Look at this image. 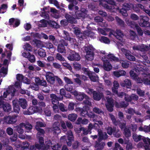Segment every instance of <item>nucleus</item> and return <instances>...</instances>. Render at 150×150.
<instances>
[{
    "instance_id": "obj_27",
    "label": "nucleus",
    "mask_w": 150,
    "mask_h": 150,
    "mask_svg": "<svg viewBox=\"0 0 150 150\" xmlns=\"http://www.w3.org/2000/svg\"><path fill=\"white\" fill-rule=\"evenodd\" d=\"M113 134L115 137L118 138L121 137V132L119 129H117L115 127H113Z\"/></svg>"
},
{
    "instance_id": "obj_13",
    "label": "nucleus",
    "mask_w": 150,
    "mask_h": 150,
    "mask_svg": "<svg viewBox=\"0 0 150 150\" xmlns=\"http://www.w3.org/2000/svg\"><path fill=\"white\" fill-rule=\"evenodd\" d=\"M38 109L37 107L31 106L23 113L25 115H30L38 112Z\"/></svg>"
},
{
    "instance_id": "obj_56",
    "label": "nucleus",
    "mask_w": 150,
    "mask_h": 150,
    "mask_svg": "<svg viewBox=\"0 0 150 150\" xmlns=\"http://www.w3.org/2000/svg\"><path fill=\"white\" fill-rule=\"evenodd\" d=\"M129 73L131 76L133 77L134 79H137L139 81L138 79H139V78L134 71L132 70L130 71Z\"/></svg>"
},
{
    "instance_id": "obj_14",
    "label": "nucleus",
    "mask_w": 150,
    "mask_h": 150,
    "mask_svg": "<svg viewBox=\"0 0 150 150\" xmlns=\"http://www.w3.org/2000/svg\"><path fill=\"white\" fill-rule=\"evenodd\" d=\"M67 58L69 60L71 61L74 60L78 61L80 59V57L78 53L72 52L71 54H69Z\"/></svg>"
},
{
    "instance_id": "obj_41",
    "label": "nucleus",
    "mask_w": 150,
    "mask_h": 150,
    "mask_svg": "<svg viewBox=\"0 0 150 150\" xmlns=\"http://www.w3.org/2000/svg\"><path fill=\"white\" fill-rule=\"evenodd\" d=\"M38 54L40 57H45L46 56L45 50L42 48H40L38 50Z\"/></svg>"
},
{
    "instance_id": "obj_19",
    "label": "nucleus",
    "mask_w": 150,
    "mask_h": 150,
    "mask_svg": "<svg viewBox=\"0 0 150 150\" xmlns=\"http://www.w3.org/2000/svg\"><path fill=\"white\" fill-rule=\"evenodd\" d=\"M3 65H4V66L1 68V71L3 74L5 75H5L7 74L8 64V61L7 59H5L4 60Z\"/></svg>"
},
{
    "instance_id": "obj_16",
    "label": "nucleus",
    "mask_w": 150,
    "mask_h": 150,
    "mask_svg": "<svg viewBox=\"0 0 150 150\" xmlns=\"http://www.w3.org/2000/svg\"><path fill=\"white\" fill-rule=\"evenodd\" d=\"M67 137L68 141H67L66 142L68 146H70L71 145V141L74 139L73 133L70 130L67 132Z\"/></svg>"
},
{
    "instance_id": "obj_11",
    "label": "nucleus",
    "mask_w": 150,
    "mask_h": 150,
    "mask_svg": "<svg viewBox=\"0 0 150 150\" xmlns=\"http://www.w3.org/2000/svg\"><path fill=\"white\" fill-rule=\"evenodd\" d=\"M140 21L139 24L141 26L144 27L149 24V18L146 16H140Z\"/></svg>"
},
{
    "instance_id": "obj_46",
    "label": "nucleus",
    "mask_w": 150,
    "mask_h": 150,
    "mask_svg": "<svg viewBox=\"0 0 150 150\" xmlns=\"http://www.w3.org/2000/svg\"><path fill=\"white\" fill-rule=\"evenodd\" d=\"M45 125L42 122H38L36 123V125L35 126V128L36 129H41L39 127H45Z\"/></svg>"
},
{
    "instance_id": "obj_42",
    "label": "nucleus",
    "mask_w": 150,
    "mask_h": 150,
    "mask_svg": "<svg viewBox=\"0 0 150 150\" xmlns=\"http://www.w3.org/2000/svg\"><path fill=\"white\" fill-rule=\"evenodd\" d=\"M133 138L134 140L136 142H137L140 141L142 136L140 135H138L135 133H134L132 135Z\"/></svg>"
},
{
    "instance_id": "obj_28",
    "label": "nucleus",
    "mask_w": 150,
    "mask_h": 150,
    "mask_svg": "<svg viewBox=\"0 0 150 150\" xmlns=\"http://www.w3.org/2000/svg\"><path fill=\"white\" fill-rule=\"evenodd\" d=\"M84 99L85 100L83 101V104L91 106L92 105L91 99L88 96L86 95Z\"/></svg>"
},
{
    "instance_id": "obj_48",
    "label": "nucleus",
    "mask_w": 150,
    "mask_h": 150,
    "mask_svg": "<svg viewBox=\"0 0 150 150\" xmlns=\"http://www.w3.org/2000/svg\"><path fill=\"white\" fill-rule=\"evenodd\" d=\"M73 31L74 33L79 37H80V35L81 34V31L79 28L77 27H75L73 28Z\"/></svg>"
},
{
    "instance_id": "obj_35",
    "label": "nucleus",
    "mask_w": 150,
    "mask_h": 150,
    "mask_svg": "<svg viewBox=\"0 0 150 150\" xmlns=\"http://www.w3.org/2000/svg\"><path fill=\"white\" fill-rule=\"evenodd\" d=\"M45 143L46 145V146H44L43 149V150H47L50 146L52 147V146L53 144L52 142L50 140H49L45 142Z\"/></svg>"
},
{
    "instance_id": "obj_38",
    "label": "nucleus",
    "mask_w": 150,
    "mask_h": 150,
    "mask_svg": "<svg viewBox=\"0 0 150 150\" xmlns=\"http://www.w3.org/2000/svg\"><path fill=\"white\" fill-rule=\"evenodd\" d=\"M20 126H24L26 130H28L29 131L31 130L32 129L33 127L32 125L29 123H27L26 124H25L24 123H22L20 124Z\"/></svg>"
},
{
    "instance_id": "obj_6",
    "label": "nucleus",
    "mask_w": 150,
    "mask_h": 150,
    "mask_svg": "<svg viewBox=\"0 0 150 150\" xmlns=\"http://www.w3.org/2000/svg\"><path fill=\"white\" fill-rule=\"evenodd\" d=\"M107 3L110 4V5H108L107 4H104L102 2H100V4L102 5L105 8L108 10H110L115 8V6H116L115 3L113 0H104Z\"/></svg>"
},
{
    "instance_id": "obj_45",
    "label": "nucleus",
    "mask_w": 150,
    "mask_h": 150,
    "mask_svg": "<svg viewBox=\"0 0 150 150\" xmlns=\"http://www.w3.org/2000/svg\"><path fill=\"white\" fill-rule=\"evenodd\" d=\"M58 107L60 110L62 112H65L67 111V108L62 103H60L58 105Z\"/></svg>"
},
{
    "instance_id": "obj_62",
    "label": "nucleus",
    "mask_w": 150,
    "mask_h": 150,
    "mask_svg": "<svg viewBox=\"0 0 150 150\" xmlns=\"http://www.w3.org/2000/svg\"><path fill=\"white\" fill-rule=\"evenodd\" d=\"M69 84L65 85L64 88L67 91L71 92L73 89V87L72 86L69 85Z\"/></svg>"
},
{
    "instance_id": "obj_29",
    "label": "nucleus",
    "mask_w": 150,
    "mask_h": 150,
    "mask_svg": "<svg viewBox=\"0 0 150 150\" xmlns=\"http://www.w3.org/2000/svg\"><path fill=\"white\" fill-rule=\"evenodd\" d=\"M108 57H107L111 60H113L115 62L119 61L121 63V60H119L117 57H115L113 54H110L107 55Z\"/></svg>"
},
{
    "instance_id": "obj_55",
    "label": "nucleus",
    "mask_w": 150,
    "mask_h": 150,
    "mask_svg": "<svg viewBox=\"0 0 150 150\" xmlns=\"http://www.w3.org/2000/svg\"><path fill=\"white\" fill-rule=\"evenodd\" d=\"M130 38L132 40H134L135 38L136 34L133 31L130 30L129 31Z\"/></svg>"
},
{
    "instance_id": "obj_40",
    "label": "nucleus",
    "mask_w": 150,
    "mask_h": 150,
    "mask_svg": "<svg viewBox=\"0 0 150 150\" xmlns=\"http://www.w3.org/2000/svg\"><path fill=\"white\" fill-rule=\"evenodd\" d=\"M77 117L76 114L74 113L69 114L68 116V119L71 121H74Z\"/></svg>"
},
{
    "instance_id": "obj_54",
    "label": "nucleus",
    "mask_w": 150,
    "mask_h": 150,
    "mask_svg": "<svg viewBox=\"0 0 150 150\" xmlns=\"http://www.w3.org/2000/svg\"><path fill=\"white\" fill-rule=\"evenodd\" d=\"M85 108L86 106H84L81 110L80 112V115L81 116L85 117L86 115H87V113L88 111L85 109Z\"/></svg>"
},
{
    "instance_id": "obj_34",
    "label": "nucleus",
    "mask_w": 150,
    "mask_h": 150,
    "mask_svg": "<svg viewBox=\"0 0 150 150\" xmlns=\"http://www.w3.org/2000/svg\"><path fill=\"white\" fill-rule=\"evenodd\" d=\"M86 95L84 93L80 92L76 96V98L79 100L81 101L84 98H85Z\"/></svg>"
},
{
    "instance_id": "obj_10",
    "label": "nucleus",
    "mask_w": 150,
    "mask_h": 150,
    "mask_svg": "<svg viewBox=\"0 0 150 150\" xmlns=\"http://www.w3.org/2000/svg\"><path fill=\"white\" fill-rule=\"evenodd\" d=\"M87 11L85 8H81L80 10L76 11L75 13L76 18L78 19L84 18L86 16Z\"/></svg>"
},
{
    "instance_id": "obj_20",
    "label": "nucleus",
    "mask_w": 150,
    "mask_h": 150,
    "mask_svg": "<svg viewBox=\"0 0 150 150\" xmlns=\"http://www.w3.org/2000/svg\"><path fill=\"white\" fill-rule=\"evenodd\" d=\"M98 134L99 136L98 140L100 141L107 138L108 135L106 132H103L100 129L98 130Z\"/></svg>"
},
{
    "instance_id": "obj_31",
    "label": "nucleus",
    "mask_w": 150,
    "mask_h": 150,
    "mask_svg": "<svg viewBox=\"0 0 150 150\" xmlns=\"http://www.w3.org/2000/svg\"><path fill=\"white\" fill-rule=\"evenodd\" d=\"M57 51L61 53L65 54L66 52V50L64 46L60 45H58Z\"/></svg>"
},
{
    "instance_id": "obj_15",
    "label": "nucleus",
    "mask_w": 150,
    "mask_h": 150,
    "mask_svg": "<svg viewBox=\"0 0 150 150\" xmlns=\"http://www.w3.org/2000/svg\"><path fill=\"white\" fill-rule=\"evenodd\" d=\"M59 126V123L58 122H56L53 124L51 129L54 133L58 134L60 132Z\"/></svg>"
},
{
    "instance_id": "obj_39",
    "label": "nucleus",
    "mask_w": 150,
    "mask_h": 150,
    "mask_svg": "<svg viewBox=\"0 0 150 150\" xmlns=\"http://www.w3.org/2000/svg\"><path fill=\"white\" fill-rule=\"evenodd\" d=\"M93 111L96 114H103L104 113V112L101 109L96 107H94L93 108Z\"/></svg>"
},
{
    "instance_id": "obj_57",
    "label": "nucleus",
    "mask_w": 150,
    "mask_h": 150,
    "mask_svg": "<svg viewBox=\"0 0 150 150\" xmlns=\"http://www.w3.org/2000/svg\"><path fill=\"white\" fill-rule=\"evenodd\" d=\"M86 58L88 60L91 61L94 59V54L92 53H91V54H86Z\"/></svg>"
},
{
    "instance_id": "obj_4",
    "label": "nucleus",
    "mask_w": 150,
    "mask_h": 150,
    "mask_svg": "<svg viewBox=\"0 0 150 150\" xmlns=\"http://www.w3.org/2000/svg\"><path fill=\"white\" fill-rule=\"evenodd\" d=\"M144 144L142 142H139L137 144V147L141 148L144 146L145 150H150V139L147 137H143L142 138Z\"/></svg>"
},
{
    "instance_id": "obj_8",
    "label": "nucleus",
    "mask_w": 150,
    "mask_h": 150,
    "mask_svg": "<svg viewBox=\"0 0 150 150\" xmlns=\"http://www.w3.org/2000/svg\"><path fill=\"white\" fill-rule=\"evenodd\" d=\"M4 98L2 96L0 97V108L2 106L4 111L8 112L11 110V107L8 103H4Z\"/></svg>"
},
{
    "instance_id": "obj_60",
    "label": "nucleus",
    "mask_w": 150,
    "mask_h": 150,
    "mask_svg": "<svg viewBox=\"0 0 150 150\" xmlns=\"http://www.w3.org/2000/svg\"><path fill=\"white\" fill-rule=\"evenodd\" d=\"M37 130L38 131L37 135V138L41 137L40 136L43 135L45 133V131L42 129H40Z\"/></svg>"
},
{
    "instance_id": "obj_5",
    "label": "nucleus",
    "mask_w": 150,
    "mask_h": 150,
    "mask_svg": "<svg viewBox=\"0 0 150 150\" xmlns=\"http://www.w3.org/2000/svg\"><path fill=\"white\" fill-rule=\"evenodd\" d=\"M103 57L102 58V60L103 62V67L105 70L109 71L112 69V67L108 59L105 56Z\"/></svg>"
},
{
    "instance_id": "obj_49",
    "label": "nucleus",
    "mask_w": 150,
    "mask_h": 150,
    "mask_svg": "<svg viewBox=\"0 0 150 150\" xmlns=\"http://www.w3.org/2000/svg\"><path fill=\"white\" fill-rule=\"evenodd\" d=\"M56 58L60 61L64 62L65 61V58L59 53H57L56 55Z\"/></svg>"
},
{
    "instance_id": "obj_26",
    "label": "nucleus",
    "mask_w": 150,
    "mask_h": 150,
    "mask_svg": "<svg viewBox=\"0 0 150 150\" xmlns=\"http://www.w3.org/2000/svg\"><path fill=\"white\" fill-rule=\"evenodd\" d=\"M102 94L96 91H94L93 94V97L94 100H99L101 98Z\"/></svg>"
},
{
    "instance_id": "obj_64",
    "label": "nucleus",
    "mask_w": 150,
    "mask_h": 150,
    "mask_svg": "<svg viewBox=\"0 0 150 150\" xmlns=\"http://www.w3.org/2000/svg\"><path fill=\"white\" fill-rule=\"evenodd\" d=\"M130 18L134 21H137L139 19V16L134 13H132L131 14Z\"/></svg>"
},
{
    "instance_id": "obj_17",
    "label": "nucleus",
    "mask_w": 150,
    "mask_h": 150,
    "mask_svg": "<svg viewBox=\"0 0 150 150\" xmlns=\"http://www.w3.org/2000/svg\"><path fill=\"white\" fill-rule=\"evenodd\" d=\"M16 92V89L13 87H11L4 92L3 94V97L6 98L7 95H10L11 96H13Z\"/></svg>"
},
{
    "instance_id": "obj_1",
    "label": "nucleus",
    "mask_w": 150,
    "mask_h": 150,
    "mask_svg": "<svg viewBox=\"0 0 150 150\" xmlns=\"http://www.w3.org/2000/svg\"><path fill=\"white\" fill-rule=\"evenodd\" d=\"M35 83H32L30 86V87L33 90L38 91L39 89V85L45 87L47 86V84L46 81L44 79L41 80L38 77H35Z\"/></svg>"
},
{
    "instance_id": "obj_33",
    "label": "nucleus",
    "mask_w": 150,
    "mask_h": 150,
    "mask_svg": "<svg viewBox=\"0 0 150 150\" xmlns=\"http://www.w3.org/2000/svg\"><path fill=\"white\" fill-rule=\"evenodd\" d=\"M85 50L86 54H91V53H92L93 54V51L95 49L92 46H90L85 47Z\"/></svg>"
},
{
    "instance_id": "obj_23",
    "label": "nucleus",
    "mask_w": 150,
    "mask_h": 150,
    "mask_svg": "<svg viewBox=\"0 0 150 150\" xmlns=\"http://www.w3.org/2000/svg\"><path fill=\"white\" fill-rule=\"evenodd\" d=\"M142 82H144L145 84H150V77H149V76L146 75V76H144V77L143 79H139V80L138 81V82L139 83H141Z\"/></svg>"
},
{
    "instance_id": "obj_30",
    "label": "nucleus",
    "mask_w": 150,
    "mask_h": 150,
    "mask_svg": "<svg viewBox=\"0 0 150 150\" xmlns=\"http://www.w3.org/2000/svg\"><path fill=\"white\" fill-rule=\"evenodd\" d=\"M49 25L53 28H57L59 27V25L54 21L49 20L47 21Z\"/></svg>"
},
{
    "instance_id": "obj_51",
    "label": "nucleus",
    "mask_w": 150,
    "mask_h": 150,
    "mask_svg": "<svg viewBox=\"0 0 150 150\" xmlns=\"http://www.w3.org/2000/svg\"><path fill=\"white\" fill-rule=\"evenodd\" d=\"M130 52H129V53H127L125 56L129 60L132 61H134L135 60V57L133 55H131L130 54Z\"/></svg>"
},
{
    "instance_id": "obj_47",
    "label": "nucleus",
    "mask_w": 150,
    "mask_h": 150,
    "mask_svg": "<svg viewBox=\"0 0 150 150\" xmlns=\"http://www.w3.org/2000/svg\"><path fill=\"white\" fill-rule=\"evenodd\" d=\"M24 49L29 51H30L32 49V46L28 43H26L23 46Z\"/></svg>"
},
{
    "instance_id": "obj_61",
    "label": "nucleus",
    "mask_w": 150,
    "mask_h": 150,
    "mask_svg": "<svg viewBox=\"0 0 150 150\" xmlns=\"http://www.w3.org/2000/svg\"><path fill=\"white\" fill-rule=\"evenodd\" d=\"M23 126H20V125L19 126H18L16 127L17 128L16 131L18 132V133L20 134H22L23 132L24 131L22 128V127Z\"/></svg>"
},
{
    "instance_id": "obj_32",
    "label": "nucleus",
    "mask_w": 150,
    "mask_h": 150,
    "mask_svg": "<svg viewBox=\"0 0 150 150\" xmlns=\"http://www.w3.org/2000/svg\"><path fill=\"white\" fill-rule=\"evenodd\" d=\"M123 7L126 10H129L133 8V5L130 3H124L123 5Z\"/></svg>"
},
{
    "instance_id": "obj_7",
    "label": "nucleus",
    "mask_w": 150,
    "mask_h": 150,
    "mask_svg": "<svg viewBox=\"0 0 150 150\" xmlns=\"http://www.w3.org/2000/svg\"><path fill=\"white\" fill-rule=\"evenodd\" d=\"M53 74L50 72L46 73L45 77L46 80L50 84L53 85L55 83V77Z\"/></svg>"
},
{
    "instance_id": "obj_12",
    "label": "nucleus",
    "mask_w": 150,
    "mask_h": 150,
    "mask_svg": "<svg viewBox=\"0 0 150 150\" xmlns=\"http://www.w3.org/2000/svg\"><path fill=\"white\" fill-rule=\"evenodd\" d=\"M17 115H14L13 116H6L4 117V119L6 122L8 124L15 123L17 121L16 119Z\"/></svg>"
},
{
    "instance_id": "obj_53",
    "label": "nucleus",
    "mask_w": 150,
    "mask_h": 150,
    "mask_svg": "<svg viewBox=\"0 0 150 150\" xmlns=\"http://www.w3.org/2000/svg\"><path fill=\"white\" fill-rule=\"evenodd\" d=\"M107 100V103L106 104H113L114 100L111 97L107 96L105 97Z\"/></svg>"
},
{
    "instance_id": "obj_43",
    "label": "nucleus",
    "mask_w": 150,
    "mask_h": 150,
    "mask_svg": "<svg viewBox=\"0 0 150 150\" xmlns=\"http://www.w3.org/2000/svg\"><path fill=\"white\" fill-rule=\"evenodd\" d=\"M116 20L118 24L122 27H124L125 25V22L122 19L119 18L118 17L116 16L115 17Z\"/></svg>"
},
{
    "instance_id": "obj_21",
    "label": "nucleus",
    "mask_w": 150,
    "mask_h": 150,
    "mask_svg": "<svg viewBox=\"0 0 150 150\" xmlns=\"http://www.w3.org/2000/svg\"><path fill=\"white\" fill-rule=\"evenodd\" d=\"M121 86L123 87H126L127 88H130L131 87V82L129 79H125L123 82L120 83Z\"/></svg>"
},
{
    "instance_id": "obj_18",
    "label": "nucleus",
    "mask_w": 150,
    "mask_h": 150,
    "mask_svg": "<svg viewBox=\"0 0 150 150\" xmlns=\"http://www.w3.org/2000/svg\"><path fill=\"white\" fill-rule=\"evenodd\" d=\"M105 145V142H100V141L98 140L95 142V147L96 148V150H102Z\"/></svg>"
},
{
    "instance_id": "obj_63",
    "label": "nucleus",
    "mask_w": 150,
    "mask_h": 150,
    "mask_svg": "<svg viewBox=\"0 0 150 150\" xmlns=\"http://www.w3.org/2000/svg\"><path fill=\"white\" fill-rule=\"evenodd\" d=\"M30 145V143L27 142H23L22 144L21 147L23 148L28 149Z\"/></svg>"
},
{
    "instance_id": "obj_44",
    "label": "nucleus",
    "mask_w": 150,
    "mask_h": 150,
    "mask_svg": "<svg viewBox=\"0 0 150 150\" xmlns=\"http://www.w3.org/2000/svg\"><path fill=\"white\" fill-rule=\"evenodd\" d=\"M48 38L52 42L54 45H57V42L56 39L54 36L51 35L49 36Z\"/></svg>"
},
{
    "instance_id": "obj_52",
    "label": "nucleus",
    "mask_w": 150,
    "mask_h": 150,
    "mask_svg": "<svg viewBox=\"0 0 150 150\" xmlns=\"http://www.w3.org/2000/svg\"><path fill=\"white\" fill-rule=\"evenodd\" d=\"M109 116L113 124L115 125H117L118 124V122L117 121L114 115L111 113H110L109 114Z\"/></svg>"
},
{
    "instance_id": "obj_2",
    "label": "nucleus",
    "mask_w": 150,
    "mask_h": 150,
    "mask_svg": "<svg viewBox=\"0 0 150 150\" xmlns=\"http://www.w3.org/2000/svg\"><path fill=\"white\" fill-rule=\"evenodd\" d=\"M112 35L116 37L120 41L123 43L125 42V40L123 38L124 35L121 30L117 29L115 32L112 31L110 33L109 36L110 37H111Z\"/></svg>"
},
{
    "instance_id": "obj_58",
    "label": "nucleus",
    "mask_w": 150,
    "mask_h": 150,
    "mask_svg": "<svg viewBox=\"0 0 150 150\" xmlns=\"http://www.w3.org/2000/svg\"><path fill=\"white\" fill-rule=\"evenodd\" d=\"M135 27L139 35H143V32L140 27L137 25H136Z\"/></svg>"
},
{
    "instance_id": "obj_36",
    "label": "nucleus",
    "mask_w": 150,
    "mask_h": 150,
    "mask_svg": "<svg viewBox=\"0 0 150 150\" xmlns=\"http://www.w3.org/2000/svg\"><path fill=\"white\" fill-rule=\"evenodd\" d=\"M123 134L127 138L130 137L131 136L130 131L128 127H125V128Z\"/></svg>"
},
{
    "instance_id": "obj_25",
    "label": "nucleus",
    "mask_w": 150,
    "mask_h": 150,
    "mask_svg": "<svg viewBox=\"0 0 150 150\" xmlns=\"http://www.w3.org/2000/svg\"><path fill=\"white\" fill-rule=\"evenodd\" d=\"M88 76L91 81L96 82L98 80V76L94 73H88Z\"/></svg>"
},
{
    "instance_id": "obj_59",
    "label": "nucleus",
    "mask_w": 150,
    "mask_h": 150,
    "mask_svg": "<svg viewBox=\"0 0 150 150\" xmlns=\"http://www.w3.org/2000/svg\"><path fill=\"white\" fill-rule=\"evenodd\" d=\"M143 59H144V61L142 62V63L146 65V63H149V61L148 59V57L147 55H143L142 56Z\"/></svg>"
},
{
    "instance_id": "obj_24",
    "label": "nucleus",
    "mask_w": 150,
    "mask_h": 150,
    "mask_svg": "<svg viewBox=\"0 0 150 150\" xmlns=\"http://www.w3.org/2000/svg\"><path fill=\"white\" fill-rule=\"evenodd\" d=\"M19 104L21 107L23 109L26 108L28 105L26 100L24 98H20L18 101Z\"/></svg>"
},
{
    "instance_id": "obj_9",
    "label": "nucleus",
    "mask_w": 150,
    "mask_h": 150,
    "mask_svg": "<svg viewBox=\"0 0 150 150\" xmlns=\"http://www.w3.org/2000/svg\"><path fill=\"white\" fill-rule=\"evenodd\" d=\"M132 49L134 50L144 52L149 50V47L148 46L142 44L141 45H134L132 47Z\"/></svg>"
},
{
    "instance_id": "obj_22",
    "label": "nucleus",
    "mask_w": 150,
    "mask_h": 150,
    "mask_svg": "<svg viewBox=\"0 0 150 150\" xmlns=\"http://www.w3.org/2000/svg\"><path fill=\"white\" fill-rule=\"evenodd\" d=\"M50 97L51 98L52 102L53 104L58 103V100H61L63 99L62 97H58L54 94H50Z\"/></svg>"
},
{
    "instance_id": "obj_37",
    "label": "nucleus",
    "mask_w": 150,
    "mask_h": 150,
    "mask_svg": "<svg viewBox=\"0 0 150 150\" xmlns=\"http://www.w3.org/2000/svg\"><path fill=\"white\" fill-rule=\"evenodd\" d=\"M83 33L85 35L90 37L91 38H93L94 37V33L91 31L86 30L83 32Z\"/></svg>"
},
{
    "instance_id": "obj_50",
    "label": "nucleus",
    "mask_w": 150,
    "mask_h": 150,
    "mask_svg": "<svg viewBox=\"0 0 150 150\" xmlns=\"http://www.w3.org/2000/svg\"><path fill=\"white\" fill-rule=\"evenodd\" d=\"M63 79L67 84H73L74 83L72 79L67 76L64 77Z\"/></svg>"
},
{
    "instance_id": "obj_3",
    "label": "nucleus",
    "mask_w": 150,
    "mask_h": 150,
    "mask_svg": "<svg viewBox=\"0 0 150 150\" xmlns=\"http://www.w3.org/2000/svg\"><path fill=\"white\" fill-rule=\"evenodd\" d=\"M65 17L67 20H63L61 21V24L62 26H64L67 25L68 22L71 23H77L76 19L68 14H66Z\"/></svg>"
}]
</instances>
